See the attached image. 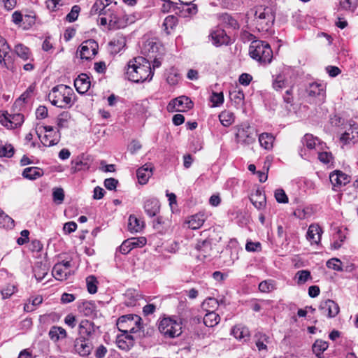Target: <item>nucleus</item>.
<instances>
[{"mask_svg": "<svg viewBox=\"0 0 358 358\" xmlns=\"http://www.w3.org/2000/svg\"><path fill=\"white\" fill-rule=\"evenodd\" d=\"M134 345V341H131V340H128V341H126L124 339L122 338L121 337L118 338L117 340V346L119 348L128 351Z\"/></svg>", "mask_w": 358, "mask_h": 358, "instance_id": "e2e57ef3", "label": "nucleus"}, {"mask_svg": "<svg viewBox=\"0 0 358 358\" xmlns=\"http://www.w3.org/2000/svg\"><path fill=\"white\" fill-rule=\"evenodd\" d=\"M81 313L85 316H92L96 314V306L92 301H85L78 307Z\"/></svg>", "mask_w": 358, "mask_h": 358, "instance_id": "4c0bfd02", "label": "nucleus"}, {"mask_svg": "<svg viewBox=\"0 0 358 358\" xmlns=\"http://www.w3.org/2000/svg\"><path fill=\"white\" fill-rule=\"evenodd\" d=\"M210 38L213 44L216 47L229 45L232 43L231 38L227 34L226 31L220 28L213 30L210 34Z\"/></svg>", "mask_w": 358, "mask_h": 358, "instance_id": "ddd939ff", "label": "nucleus"}, {"mask_svg": "<svg viewBox=\"0 0 358 358\" xmlns=\"http://www.w3.org/2000/svg\"><path fill=\"white\" fill-rule=\"evenodd\" d=\"M41 141L44 146L50 147L55 145L59 141V134H58V136H54V134H51V133L45 134Z\"/></svg>", "mask_w": 358, "mask_h": 358, "instance_id": "37998d69", "label": "nucleus"}, {"mask_svg": "<svg viewBox=\"0 0 358 358\" xmlns=\"http://www.w3.org/2000/svg\"><path fill=\"white\" fill-rule=\"evenodd\" d=\"M309 101H314L316 104L323 103L326 98V87L324 84L312 83L306 89Z\"/></svg>", "mask_w": 358, "mask_h": 358, "instance_id": "6e6552de", "label": "nucleus"}, {"mask_svg": "<svg viewBox=\"0 0 358 358\" xmlns=\"http://www.w3.org/2000/svg\"><path fill=\"white\" fill-rule=\"evenodd\" d=\"M338 11L354 12L357 8V0H338Z\"/></svg>", "mask_w": 358, "mask_h": 358, "instance_id": "7c9ffc66", "label": "nucleus"}, {"mask_svg": "<svg viewBox=\"0 0 358 358\" xmlns=\"http://www.w3.org/2000/svg\"><path fill=\"white\" fill-rule=\"evenodd\" d=\"M329 180L334 187H340L350 182L349 176L339 170H336L330 173Z\"/></svg>", "mask_w": 358, "mask_h": 358, "instance_id": "412c9836", "label": "nucleus"}, {"mask_svg": "<svg viewBox=\"0 0 358 358\" xmlns=\"http://www.w3.org/2000/svg\"><path fill=\"white\" fill-rule=\"evenodd\" d=\"M16 291L15 286L13 285H7L1 289V293L3 299L10 297Z\"/></svg>", "mask_w": 358, "mask_h": 358, "instance_id": "0e129e2a", "label": "nucleus"}, {"mask_svg": "<svg viewBox=\"0 0 358 358\" xmlns=\"http://www.w3.org/2000/svg\"><path fill=\"white\" fill-rule=\"evenodd\" d=\"M341 264H342L341 261L337 258H332V259L328 260L327 262V266L329 268H331V269H334L337 271H343Z\"/></svg>", "mask_w": 358, "mask_h": 358, "instance_id": "680f3d73", "label": "nucleus"}, {"mask_svg": "<svg viewBox=\"0 0 358 358\" xmlns=\"http://www.w3.org/2000/svg\"><path fill=\"white\" fill-rule=\"evenodd\" d=\"M221 20L227 27L231 28L233 29H239V24L238 21L231 15L228 13H224L221 16Z\"/></svg>", "mask_w": 358, "mask_h": 358, "instance_id": "79ce46f5", "label": "nucleus"}, {"mask_svg": "<svg viewBox=\"0 0 358 358\" xmlns=\"http://www.w3.org/2000/svg\"><path fill=\"white\" fill-rule=\"evenodd\" d=\"M92 350V344L89 339L77 338L74 342V350L82 357L88 356Z\"/></svg>", "mask_w": 358, "mask_h": 358, "instance_id": "6ab92c4d", "label": "nucleus"}, {"mask_svg": "<svg viewBox=\"0 0 358 358\" xmlns=\"http://www.w3.org/2000/svg\"><path fill=\"white\" fill-rule=\"evenodd\" d=\"M74 92L70 87L58 85L48 94V99L53 106L61 108H69L73 104L72 96Z\"/></svg>", "mask_w": 358, "mask_h": 358, "instance_id": "7ed1b4c3", "label": "nucleus"}, {"mask_svg": "<svg viewBox=\"0 0 358 358\" xmlns=\"http://www.w3.org/2000/svg\"><path fill=\"white\" fill-rule=\"evenodd\" d=\"M143 208L148 216H157L160 210L159 201L155 198L148 199L144 202Z\"/></svg>", "mask_w": 358, "mask_h": 358, "instance_id": "5701e85b", "label": "nucleus"}, {"mask_svg": "<svg viewBox=\"0 0 358 358\" xmlns=\"http://www.w3.org/2000/svg\"><path fill=\"white\" fill-rule=\"evenodd\" d=\"M318 139L315 138L313 135L310 134H306L302 138V143L306 145L308 149H313L315 146V141Z\"/></svg>", "mask_w": 358, "mask_h": 358, "instance_id": "3c124183", "label": "nucleus"}, {"mask_svg": "<svg viewBox=\"0 0 358 358\" xmlns=\"http://www.w3.org/2000/svg\"><path fill=\"white\" fill-rule=\"evenodd\" d=\"M154 75L151 68V61L143 57L130 60L125 71L126 78L134 83H143L150 80Z\"/></svg>", "mask_w": 358, "mask_h": 358, "instance_id": "f257e3e1", "label": "nucleus"}, {"mask_svg": "<svg viewBox=\"0 0 358 358\" xmlns=\"http://www.w3.org/2000/svg\"><path fill=\"white\" fill-rule=\"evenodd\" d=\"M99 327L96 326L94 323L88 320H83L79 324L78 333L80 337L90 339L93 337Z\"/></svg>", "mask_w": 358, "mask_h": 358, "instance_id": "2eb2a0df", "label": "nucleus"}, {"mask_svg": "<svg viewBox=\"0 0 358 358\" xmlns=\"http://www.w3.org/2000/svg\"><path fill=\"white\" fill-rule=\"evenodd\" d=\"M104 4L103 0H98L96 1L94 4L92 6V8L91 9V13L92 14H99L103 15L105 14V7L102 5Z\"/></svg>", "mask_w": 358, "mask_h": 358, "instance_id": "052dcab7", "label": "nucleus"}, {"mask_svg": "<svg viewBox=\"0 0 358 358\" xmlns=\"http://www.w3.org/2000/svg\"><path fill=\"white\" fill-rule=\"evenodd\" d=\"M99 45L92 39L87 40L82 43L80 46V57L82 59H92L98 52Z\"/></svg>", "mask_w": 358, "mask_h": 358, "instance_id": "1a4fd4ad", "label": "nucleus"}, {"mask_svg": "<svg viewBox=\"0 0 358 358\" xmlns=\"http://www.w3.org/2000/svg\"><path fill=\"white\" fill-rule=\"evenodd\" d=\"M158 329L166 338L178 337L182 332L181 320L176 317H163L159 321Z\"/></svg>", "mask_w": 358, "mask_h": 358, "instance_id": "39448f33", "label": "nucleus"}, {"mask_svg": "<svg viewBox=\"0 0 358 358\" xmlns=\"http://www.w3.org/2000/svg\"><path fill=\"white\" fill-rule=\"evenodd\" d=\"M274 136L269 133H262L259 136L260 145L266 150H270L273 148Z\"/></svg>", "mask_w": 358, "mask_h": 358, "instance_id": "473e14b6", "label": "nucleus"}, {"mask_svg": "<svg viewBox=\"0 0 358 358\" xmlns=\"http://www.w3.org/2000/svg\"><path fill=\"white\" fill-rule=\"evenodd\" d=\"M249 54L252 59L264 65L270 64L273 58V51L270 45L263 41H252L250 45Z\"/></svg>", "mask_w": 358, "mask_h": 358, "instance_id": "20e7f679", "label": "nucleus"}, {"mask_svg": "<svg viewBox=\"0 0 358 358\" xmlns=\"http://www.w3.org/2000/svg\"><path fill=\"white\" fill-rule=\"evenodd\" d=\"M194 106L191 99L186 96H181L173 99L168 105V107H173L176 111H186L191 109Z\"/></svg>", "mask_w": 358, "mask_h": 358, "instance_id": "a211bd4d", "label": "nucleus"}, {"mask_svg": "<svg viewBox=\"0 0 358 358\" xmlns=\"http://www.w3.org/2000/svg\"><path fill=\"white\" fill-rule=\"evenodd\" d=\"M153 167L151 164H145L136 171L138 182L145 185L152 175Z\"/></svg>", "mask_w": 358, "mask_h": 358, "instance_id": "b1692460", "label": "nucleus"}, {"mask_svg": "<svg viewBox=\"0 0 358 358\" xmlns=\"http://www.w3.org/2000/svg\"><path fill=\"white\" fill-rule=\"evenodd\" d=\"M71 115L67 111H64L61 113L57 117V125L59 128H62L65 127V124L68 122L69 119H70Z\"/></svg>", "mask_w": 358, "mask_h": 358, "instance_id": "69168bd1", "label": "nucleus"}, {"mask_svg": "<svg viewBox=\"0 0 358 358\" xmlns=\"http://www.w3.org/2000/svg\"><path fill=\"white\" fill-rule=\"evenodd\" d=\"M91 166V162L87 156L81 155L71 161V173L74 174L82 171H87Z\"/></svg>", "mask_w": 358, "mask_h": 358, "instance_id": "dca6fc26", "label": "nucleus"}, {"mask_svg": "<svg viewBox=\"0 0 358 358\" xmlns=\"http://www.w3.org/2000/svg\"><path fill=\"white\" fill-rule=\"evenodd\" d=\"M35 90L36 84L32 83L29 86L27 90L15 101V104H20L21 103L27 102L28 99H29L34 95Z\"/></svg>", "mask_w": 358, "mask_h": 358, "instance_id": "a19ab883", "label": "nucleus"}, {"mask_svg": "<svg viewBox=\"0 0 358 358\" xmlns=\"http://www.w3.org/2000/svg\"><path fill=\"white\" fill-rule=\"evenodd\" d=\"M296 276L297 278V283L299 285L305 283L308 280L311 278L310 272L308 270L299 271Z\"/></svg>", "mask_w": 358, "mask_h": 358, "instance_id": "6e6d98bb", "label": "nucleus"}, {"mask_svg": "<svg viewBox=\"0 0 358 358\" xmlns=\"http://www.w3.org/2000/svg\"><path fill=\"white\" fill-rule=\"evenodd\" d=\"M231 334L238 340L246 341L250 336L248 328L243 324L235 325L231 329Z\"/></svg>", "mask_w": 358, "mask_h": 358, "instance_id": "bb28decb", "label": "nucleus"}, {"mask_svg": "<svg viewBox=\"0 0 358 358\" xmlns=\"http://www.w3.org/2000/svg\"><path fill=\"white\" fill-rule=\"evenodd\" d=\"M178 24V18L174 15L167 16L163 22L162 27L164 31L167 35L171 34V31L176 27Z\"/></svg>", "mask_w": 358, "mask_h": 358, "instance_id": "e433bc0d", "label": "nucleus"}, {"mask_svg": "<svg viewBox=\"0 0 358 358\" xmlns=\"http://www.w3.org/2000/svg\"><path fill=\"white\" fill-rule=\"evenodd\" d=\"M235 141L241 145H250L255 142L257 134L248 122H242L234 127Z\"/></svg>", "mask_w": 358, "mask_h": 358, "instance_id": "0eeeda50", "label": "nucleus"}, {"mask_svg": "<svg viewBox=\"0 0 358 358\" xmlns=\"http://www.w3.org/2000/svg\"><path fill=\"white\" fill-rule=\"evenodd\" d=\"M147 243L145 237L131 238L124 241L119 247V251L123 255L128 254L132 249L141 248Z\"/></svg>", "mask_w": 358, "mask_h": 358, "instance_id": "f8f14e48", "label": "nucleus"}, {"mask_svg": "<svg viewBox=\"0 0 358 358\" xmlns=\"http://www.w3.org/2000/svg\"><path fill=\"white\" fill-rule=\"evenodd\" d=\"M246 15L248 19L252 20L253 26L259 32L271 31L275 22V14L271 8L257 6L251 8Z\"/></svg>", "mask_w": 358, "mask_h": 358, "instance_id": "f03ea898", "label": "nucleus"}, {"mask_svg": "<svg viewBox=\"0 0 358 358\" xmlns=\"http://www.w3.org/2000/svg\"><path fill=\"white\" fill-rule=\"evenodd\" d=\"M319 309L322 311L323 315H327L329 318L336 317L340 311L338 303L331 299L322 301L320 304Z\"/></svg>", "mask_w": 358, "mask_h": 358, "instance_id": "f3484780", "label": "nucleus"}, {"mask_svg": "<svg viewBox=\"0 0 358 358\" xmlns=\"http://www.w3.org/2000/svg\"><path fill=\"white\" fill-rule=\"evenodd\" d=\"M87 291L90 294H95L97 292L98 281L94 275H90L86 278Z\"/></svg>", "mask_w": 358, "mask_h": 358, "instance_id": "09e8293b", "label": "nucleus"}, {"mask_svg": "<svg viewBox=\"0 0 358 358\" xmlns=\"http://www.w3.org/2000/svg\"><path fill=\"white\" fill-rule=\"evenodd\" d=\"M80 12V7L78 5H74L69 14L66 16V20L69 22H75Z\"/></svg>", "mask_w": 358, "mask_h": 358, "instance_id": "603ef678", "label": "nucleus"}, {"mask_svg": "<svg viewBox=\"0 0 358 358\" xmlns=\"http://www.w3.org/2000/svg\"><path fill=\"white\" fill-rule=\"evenodd\" d=\"M90 77L86 73L80 74L74 80V86L76 91L80 94H84L90 87Z\"/></svg>", "mask_w": 358, "mask_h": 358, "instance_id": "aec40b11", "label": "nucleus"}, {"mask_svg": "<svg viewBox=\"0 0 358 358\" xmlns=\"http://www.w3.org/2000/svg\"><path fill=\"white\" fill-rule=\"evenodd\" d=\"M195 249L199 252L198 258L200 259H210L213 255V246L210 239L198 240Z\"/></svg>", "mask_w": 358, "mask_h": 358, "instance_id": "4468645a", "label": "nucleus"}, {"mask_svg": "<svg viewBox=\"0 0 358 358\" xmlns=\"http://www.w3.org/2000/svg\"><path fill=\"white\" fill-rule=\"evenodd\" d=\"M322 229L318 225L311 224L307 231L306 238L311 244H318L321 239Z\"/></svg>", "mask_w": 358, "mask_h": 358, "instance_id": "a878e982", "label": "nucleus"}, {"mask_svg": "<svg viewBox=\"0 0 358 358\" xmlns=\"http://www.w3.org/2000/svg\"><path fill=\"white\" fill-rule=\"evenodd\" d=\"M210 101L213 103V106L214 107L222 105L224 102L223 93L213 92L210 96Z\"/></svg>", "mask_w": 358, "mask_h": 358, "instance_id": "bf43d9fd", "label": "nucleus"}, {"mask_svg": "<svg viewBox=\"0 0 358 358\" xmlns=\"http://www.w3.org/2000/svg\"><path fill=\"white\" fill-rule=\"evenodd\" d=\"M53 201L62 203L64 199V192L62 188H56L52 193Z\"/></svg>", "mask_w": 358, "mask_h": 358, "instance_id": "774afa93", "label": "nucleus"}, {"mask_svg": "<svg viewBox=\"0 0 358 358\" xmlns=\"http://www.w3.org/2000/svg\"><path fill=\"white\" fill-rule=\"evenodd\" d=\"M328 347L329 343L327 341L317 339L313 343L312 350L317 358H325L323 352L327 350Z\"/></svg>", "mask_w": 358, "mask_h": 358, "instance_id": "c756f323", "label": "nucleus"}, {"mask_svg": "<svg viewBox=\"0 0 358 358\" xmlns=\"http://www.w3.org/2000/svg\"><path fill=\"white\" fill-rule=\"evenodd\" d=\"M256 338V346L257 347L259 351L261 350H267V343L270 342L269 337L264 334L262 333H257L255 335Z\"/></svg>", "mask_w": 358, "mask_h": 358, "instance_id": "58836bf2", "label": "nucleus"}, {"mask_svg": "<svg viewBox=\"0 0 358 358\" xmlns=\"http://www.w3.org/2000/svg\"><path fill=\"white\" fill-rule=\"evenodd\" d=\"M162 10L164 13H168L173 10L176 14H179L182 12L181 8L178 6V3H174L170 0H164V3L162 5Z\"/></svg>", "mask_w": 358, "mask_h": 358, "instance_id": "c03bdc74", "label": "nucleus"}, {"mask_svg": "<svg viewBox=\"0 0 358 358\" xmlns=\"http://www.w3.org/2000/svg\"><path fill=\"white\" fill-rule=\"evenodd\" d=\"M234 114L229 110H224L219 115L221 124L226 127L231 126L234 122Z\"/></svg>", "mask_w": 358, "mask_h": 358, "instance_id": "c9c22d12", "label": "nucleus"}, {"mask_svg": "<svg viewBox=\"0 0 358 358\" xmlns=\"http://www.w3.org/2000/svg\"><path fill=\"white\" fill-rule=\"evenodd\" d=\"M0 226L13 227L14 226V220L0 208Z\"/></svg>", "mask_w": 358, "mask_h": 358, "instance_id": "864d4df0", "label": "nucleus"}, {"mask_svg": "<svg viewBox=\"0 0 358 358\" xmlns=\"http://www.w3.org/2000/svg\"><path fill=\"white\" fill-rule=\"evenodd\" d=\"M14 51L19 57L24 61L29 59L31 56L29 48L22 43L16 45L14 48Z\"/></svg>", "mask_w": 358, "mask_h": 358, "instance_id": "ea45409f", "label": "nucleus"}, {"mask_svg": "<svg viewBox=\"0 0 358 358\" xmlns=\"http://www.w3.org/2000/svg\"><path fill=\"white\" fill-rule=\"evenodd\" d=\"M275 198L278 203H288V197L282 189H278L275 191Z\"/></svg>", "mask_w": 358, "mask_h": 358, "instance_id": "338daca9", "label": "nucleus"}, {"mask_svg": "<svg viewBox=\"0 0 358 358\" xmlns=\"http://www.w3.org/2000/svg\"><path fill=\"white\" fill-rule=\"evenodd\" d=\"M0 122L8 129H15L24 122V115L21 113L10 114L6 112L0 116Z\"/></svg>", "mask_w": 358, "mask_h": 358, "instance_id": "9b49d317", "label": "nucleus"}, {"mask_svg": "<svg viewBox=\"0 0 358 358\" xmlns=\"http://www.w3.org/2000/svg\"><path fill=\"white\" fill-rule=\"evenodd\" d=\"M230 96L231 100H234L236 104L241 103L245 99V95L241 90H234L230 92Z\"/></svg>", "mask_w": 358, "mask_h": 358, "instance_id": "4d7b16f0", "label": "nucleus"}, {"mask_svg": "<svg viewBox=\"0 0 358 358\" xmlns=\"http://www.w3.org/2000/svg\"><path fill=\"white\" fill-rule=\"evenodd\" d=\"M14 155V148L10 144L0 145V157H11Z\"/></svg>", "mask_w": 358, "mask_h": 358, "instance_id": "8fccbe9b", "label": "nucleus"}, {"mask_svg": "<svg viewBox=\"0 0 358 358\" xmlns=\"http://www.w3.org/2000/svg\"><path fill=\"white\" fill-rule=\"evenodd\" d=\"M204 222L202 215L198 214L194 215L189 217L187 222L188 227L192 229H196L201 227Z\"/></svg>", "mask_w": 358, "mask_h": 358, "instance_id": "a18cd8bd", "label": "nucleus"}, {"mask_svg": "<svg viewBox=\"0 0 358 358\" xmlns=\"http://www.w3.org/2000/svg\"><path fill=\"white\" fill-rule=\"evenodd\" d=\"M53 277L57 280H66L70 275V271L62 268L61 264H55L52 271Z\"/></svg>", "mask_w": 358, "mask_h": 358, "instance_id": "72a5a7b5", "label": "nucleus"}, {"mask_svg": "<svg viewBox=\"0 0 358 358\" xmlns=\"http://www.w3.org/2000/svg\"><path fill=\"white\" fill-rule=\"evenodd\" d=\"M2 59H0V64L1 66L7 69L8 70H14V62L12 57L9 55V52L7 54H3L2 55Z\"/></svg>", "mask_w": 358, "mask_h": 358, "instance_id": "de8ad7c7", "label": "nucleus"}, {"mask_svg": "<svg viewBox=\"0 0 358 358\" xmlns=\"http://www.w3.org/2000/svg\"><path fill=\"white\" fill-rule=\"evenodd\" d=\"M143 228V222H141L140 220L133 215H131L128 220V230L130 232H139Z\"/></svg>", "mask_w": 358, "mask_h": 358, "instance_id": "f704fd0d", "label": "nucleus"}, {"mask_svg": "<svg viewBox=\"0 0 358 358\" xmlns=\"http://www.w3.org/2000/svg\"><path fill=\"white\" fill-rule=\"evenodd\" d=\"M218 306V301L215 298L209 297L206 299L202 303V307L206 311L207 310H213Z\"/></svg>", "mask_w": 358, "mask_h": 358, "instance_id": "13d9d810", "label": "nucleus"}, {"mask_svg": "<svg viewBox=\"0 0 358 358\" xmlns=\"http://www.w3.org/2000/svg\"><path fill=\"white\" fill-rule=\"evenodd\" d=\"M161 50H163V47L156 38L146 40L142 47L143 53L149 57V60L155 55H162Z\"/></svg>", "mask_w": 358, "mask_h": 358, "instance_id": "9d476101", "label": "nucleus"}, {"mask_svg": "<svg viewBox=\"0 0 358 358\" xmlns=\"http://www.w3.org/2000/svg\"><path fill=\"white\" fill-rule=\"evenodd\" d=\"M274 289L275 286L271 280H264L259 285V289L261 292L268 293Z\"/></svg>", "mask_w": 358, "mask_h": 358, "instance_id": "5fc2aeb1", "label": "nucleus"}, {"mask_svg": "<svg viewBox=\"0 0 358 358\" xmlns=\"http://www.w3.org/2000/svg\"><path fill=\"white\" fill-rule=\"evenodd\" d=\"M22 175L24 178L33 180L41 177L43 175V171L36 166L27 167L24 169Z\"/></svg>", "mask_w": 358, "mask_h": 358, "instance_id": "c85d7f7f", "label": "nucleus"}, {"mask_svg": "<svg viewBox=\"0 0 358 358\" xmlns=\"http://www.w3.org/2000/svg\"><path fill=\"white\" fill-rule=\"evenodd\" d=\"M142 319L137 315L129 314L120 317L117 321V327L124 334H131L138 331L142 327Z\"/></svg>", "mask_w": 358, "mask_h": 358, "instance_id": "423d86ee", "label": "nucleus"}, {"mask_svg": "<svg viewBox=\"0 0 358 358\" xmlns=\"http://www.w3.org/2000/svg\"><path fill=\"white\" fill-rule=\"evenodd\" d=\"M48 335L52 341L57 342L59 339L66 337V331L61 327L52 326L49 331Z\"/></svg>", "mask_w": 358, "mask_h": 358, "instance_id": "2f4dec72", "label": "nucleus"}, {"mask_svg": "<svg viewBox=\"0 0 358 358\" xmlns=\"http://www.w3.org/2000/svg\"><path fill=\"white\" fill-rule=\"evenodd\" d=\"M250 200L254 206L259 210H261L266 206V195L262 189H256L255 192L251 194Z\"/></svg>", "mask_w": 358, "mask_h": 358, "instance_id": "393cba45", "label": "nucleus"}, {"mask_svg": "<svg viewBox=\"0 0 358 358\" xmlns=\"http://www.w3.org/2000/svg\"><path fill=\"white\" fill-rule=\"evenodd\" d=\"M340 140L344 144L358 141V124L350 125V128L345 131L341 136Z\"/></svg>", "mask_w": 358, "mask_h": 358, "instance_id": "4be33fe9", "label": "nucleus"}, {"mask_svg": "<svg viewBox=\"0 0 358 358\" xmlns=\"http://www.w3.org/2000/svg\"><path fill=\"white\" fill-rule=\"evenodd\" d=\"M286 85V80L284 75L278 74L273 76L272 86L275 90H280Z\"/></svg>", "mask_w": 358, "mask_h": 358, "instance_id": "49530a36", "label": "nucleus"}, {"mask_svg": "<svg viewBox=\"0 0 358 358\" xmlns=\"http://www.w3.org/2000/svg\"><path fill=\"white\" fill-rule=\"evenodd\" d=\"M204 324L208 327L216 326L220 321V315L213 310H207V313L203 318Z\"/></svg>", "mask_w": 358, "mask_h": 358, "instance_id": "cd10ccee", "label": "nucleus"}]
</instances>
